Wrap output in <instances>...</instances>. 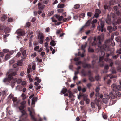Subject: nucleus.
<instances>
[{"label": "nucleus", "mask_w": 121, "mask_h": 121, "mask_svg": "<svg viewBox=\"0 0 121 121\" xmlns=\"http://www.w3.org/2000/svg\"><path fill=\"white\" fill-rule=\"evenodd\" d=\"M109 69V66L108 65H106L104 68V69L103 71V73H106L108 72L107 70Z\"/></svg>", "instance_id": "4468645a"}, {"label": "nucleus", "mask_w": 121, "mask_h": 121, "mask_svg": "<svg viewBox=\"0 0 121 121\" xmlns=\"http://www.w3.org/2000/svg\"><path fill=\"white\" fill-rule=\"evenodd\" d=\"M99 90L100 88L98 87H97L95 89L96 93L95 94V95L96 97H97L99 96Z\"/></svg>", "instance_id": "9d476101"}, {"label": "nucleus", "mask_w": 121, "mask_h": 121, "mask_svg": "<svg viewBox=\"0 0 121 121\" xmlns=\"http://www.w3.org/2000/svg\"><path fill=\"white\" fill-rule=\"evenodd\" d=\"M114 2L113 0H111L109 2V4L110 5H112L114 4Z\"/></svg>", "instance_id": "49530a36"}, {"label": "nucleus", "mask_w": 121, "mask_h": 121, "mask_svg": "<svg viewBox=\"0 0 121 121\" xmlns=\"http://www.w3.org/2000/svg\"><path fill=\"white\" fill-rule=\"evenodd\" d=\"M85 16V14L84 13H82L80 15L79 17L81 18H84Z\"/></svg>", "instance_id": "f704fd0d"}, {"label": "nucleus", "mask_w": 121, "mask_h": 121, "mask_svg": "<svg viewBox=\"0 0 121 121\" xmlns=\"http://www.w3.org/2000/svg\"><path fill=\"white\" fill-rule=\"evenodd\" d=\"M87 14L88 16L91 17L93 13L91 12H89L87 13Z\"/></svg>", "instance_id": "4c0bfd02"}, {"label": "nucleus", "mask_w": 121, "mask_h": 121, "mask_svg": "<svg viewBox=\"0 0 121 121\" xmlns=\"http://www.w3.org/2000/svg\"><path fill=\"white\" fill-rule=\"evenodd\" d=\"M50 45L52 46H55L56 44V43L55 41L53 40H52L50 42Z\"/></svg>", "instance_id": "412c9836"}, {"label": "nucleus", "mask_w": 121, "mask_h": 121, "mask_svg": "<svg viewBox=\"0 0 121 121\" xmlns=\"http://www.w3.org/2000/svg\"><path fill=\"white\" fill-rule=\"evenodd\" d=\"M15 60L14 59H12L11 60L9 61V63L10 64H12L14 63Z\"/></svg>", "instance_id": "0e129e2a"}, {"label": "nucleus", "mask_w": 121, "mask_h": 121, "mask_svg": "<svg viewBox=\"0 0 121 121\" xmlns=\"http://www.w3.org/2000/svg\"><path fill=\"white\" fill-rule=\"evenodd\" d=\"M111 87L113 90L114 91H121V86L120 85H118L116 86L115 84H113L112 85Z\"/></svg>", "instance_id": "39448f33"}, {"label": "nucleus", "mask_w": 121, "mask_h": 121, "mask_svg": "<svg viewBox=\"0 0 121 121\" xmlns=\"http://www.w3.org/2000/svg\"><path fill=\"white\" fill-rule=\"evenodd\" d=\"M7 16L5 15H4L1 17V21H4L7 18Z\"/></svg>", "instance_id": "a211bd4d"}, {"label": "nucleus", "mask_w": 121, "mask_h": 121, "mask_svg": "<svg viewBox=\"0 0 121 121\" xmlns=\"http://www.w3.org/2000/svg\"><path fill=\"white\" fill-rule=\"evenodd\" d=\"M12 100L13 102H16L17 100V98L16 97H13L12 99Z\"/></svg>", "instance_id": "09e8293b"}, {"label": "nucleus", "mask_w": 121, "mask_h": 121, "mask_svg": "<svg viewBox=\"0 0 121 121\" xmlns=\"http://www.w3.org/2000/svg\"><path fill=\"white\" fill-rule=\"evenodd\" d=\"M105 21L108 24H110L112 23L110 17L109 15H107V17Z\"/></svg>", "instance_id": "1a4fd4ad"}, {"label": "nucleus", "mask_w": 121, "mask_h": 121, "mask_svg": "<svg viewBox=\"0 0 121 121\" xmlns=\"http://www.w3.org/2000/svg\"><path fill=\"white\" fill-rule=\"evenodd\" d=\"M81 73L84 76H85L86 75H87V72L84 70H83L82 71Z\"/></svg>", "instance_id": "c85d7f7f"}, {"label": "nucleus", "mask_w": 121, "mask_h": 121, "mask_svg": "<svg viewBox=\"0 0 121 121\" xmlns=\"http://www.w3.org/2000/svg\"><path fill=\"white\" fill-rule=\"evenodd\" d=\"M14 52V51H10L9 52V53L8 54H9V55H10L13 54Z\"/></svg>", "instance_id": "052dcab7"}, {"label": "nucleus", "mask_w": 121, "mask_h": 121, "mask_svg": "<svg viewBox=\"0 0 121 121\" xmlns=\"http://www.w3.org/2000/svg\"><path fill=\"white\" fill-rule=\"evenodd\" d=\"M88 50L89 52H90L93 53L94 52V50L93 49L90 48H88Z\"/></svg>", "instance_id": "e433bc0d"}, {"label": "nucleus", "mask_w": 121, "mask_h": 121, "mask_svg": "<svg viewBox=\"0 0 121 121\" xmlns=\"http://www.w3.org/2000/svg\"><path fill=\"white\" fill-rule=\"evenodd\" d=\"M31 24L30 23L28 22L26 23V26L28 27H29L30 26Z\"/></svg>", "instance_id": "603ef678"}, {"label": "nucleus", "mask_w": 121, "mask_h": 121, "mask_svg": "<svg viewBox=\"0 0 121 121\" xmlns=\"http://www.w3.org/2000/svg\"><path fill=\"white\" fill-rule=\"evenodd\" d=\"M36 80H37V82L40 83L41 82V79H39V78L38 77H36L35 78Z\"/></svg>", "instance_id": "58836bf2"}, {"label": "nucleus", "mask_w": 121, "mask_h": 121, "mask_svg": "<svg viewBox=\"0 0 121 121\" xmlns=\"http://www.w3.org/2000/svg\"><path fill=\"white\" fill-rule=\"evenodd\" d=\"M54 12L53 11H51L49 13H48V16L49 17L51 16L53 14V13Z\"/></svg>", "instance_id": "79ce46f5"}, {"label": "nucleus", "mask_w": 121, "mask_h": 121, "mask_svg": "<svg viewBox=\"0 0 121 121\" xmlns=\"http://www.w3.org/2000/svg\"><path fill=\"white\" fill-rule=\"evenodd\" d=\"M28 110L29 112V115L31 117V119L34 121H41L42 119L41 118L37 121L36 118L34 117L35 113V110L29 107L28 108Z\"/></svg>", "instance_id": "7ed1b4c3"}, {"label": "nucleus", "mask_w": 121, "mask_h": 121, "mask_svg": "<svg viewBox=\"0 0 121 121\" xmlns=\"http://www.w3.org/2000/svg\"><path fill=\"white\" fill-rule=\"evenodd\" d=\"M96 13H97L99 14H100L101 13V11L100 10L98 9H96L95 11Z\"/></svg>", "instance_id": "c03bdc74"}, {"label": "nucleus", "mask_w": 121, "mask_h": 121, "mask_svg": "<svg viewBox=\"0 0 121 121\" xmlns=\"http://www.w3.org/2000/svg\"><path fill=\"white\" fill-rule=\"evenodd\" d=\"M111 15L113 18H115V15L114 13H112L111 14Z\"/></svg>", "instance_id": "774afa93"}, {"label": "nucleus", "mask_w": 121, "mask_h": 121, "mask_svg": "<svg viewBox=\"0 0 121 121\" xmlns=\"http://www.w3.org/2000/svg\"><path fill=\"white\" fill-rule=\"evenodd\" d=\"M21 53L19 52H18L16 56L17 57H19L21 55Z\"/></svg>", "instance_id": "a18cd8bd"}, {"label": "nucleus", "mask_w": 121, "mask_h": 121, "mask_svg": "<svg viewBox=\"0 0 121 121\" xmlns=\"http://www.w3.org/2000/svg\"><path fill=\"white\" fill-rule=\"evenodd\" d=\"M10 56L9 54H7L5 56V59L6 60H7L10 58Z\"/></svg>", "instance_id": "bb28decb"}, {"label": "nucleus", "mask_w": 121, "mask_h": 121, "mask_svg": "<svg viewBox=\"0 0 121 121\" xmlns=\"http://www.w3.org/2000/svg\"><path fill=\"white\" fill-rule=\"evenodd\" d=\"M82 65H83V67L84 68H90L91 67V65L89 64L83 63Z\"/></svg>", "instance_id": "ddd939ff"}, {"label": "nucleus", "mask_w": 121, "mask_h": 121, "mask_svg": "<svg viewBox=\"0 0 121 121\" xmlns=\"http://www.w3.org/2000/svg\"><path fill=\"white\" fill-rule=\"evenodd\" d=\"M110 77V79H112L113 78H115L116 77L115 76H113L111 74H109V75H108L107 76V77ZM107 77L106 76L104 77V80H105V79H106Z\"/></svg>", "instance_id": "dca6fc26"}, {"label": "nucleus", "mask_w": 121, "mask_h": 121, "mask_svg": "<svg viewBox=\"0 0 121 121\" xmlns=\"http://www.w3.org/2000/svg\"><path fill=\"white\" fill-rule=\"evenodd\" d=\"M91 105L92 107V108H95V104L93 102H92L91 103Z\"/></svg>", "instance_id": "680f3d73"}, {"label": "nucleus", "mask_w": 121, "mask_h": 121, "mask_svg": "<svg viewBox=\"0 0 121 121\" xmlns=\"http://www.w3.org/2000/svg\"><path fill=\"white\" fill-rule=\"evenodd\" d=\"M17 72L16 71L12 72L8 75V77L12 80L13 78V76L17 75Z\"/></svg>", "instance_id": "6e6552de"}, {"label": "nucleus", "mask_w": 121, "mask_h": 121, "mask_svg": "<svg viewBox=\"0 0 121 121\" xmlns=\"http://www.w3.org/2000/svg\"><path fill=\"white\" fill-rule=\"evenodd\" d=\"M67 91V89L66 88H63L61 91V93L63 94L65 93Z\"/></svg>", "instance_id": "aec40b11"}, {"label": "nucleus", "mask_w": 121, "mask_h": 121, "mask_svg": "<svg viewBox=\"0 0 121 121\" xmlns=\"http://www.w3.org/2000/svg\"><path fill=\"white\" fill-rule=\"evenodd\" d=\"M22 82V80L21 79H18L17 80V84H20Z\"/></svg>", "instance_id": "5fc2aeb1"}, {"label": "nucleus", "mask_w": 121, "mask_h": 121, "mask_svg": "<svg viewBox=\"0 0 121 121\" xmlns=\"http://www.w3.org/2000/svg\"><path fill=\"white\" fill-rule=\"evenodd\" d=\"M8 21L9 22H12L13 21V19L10 18L8 19Z\"/></svg>", "instance_id": "8fccbe9b"}, {"label": "nucleus", "mask_w": 121, "mask_h": 121, "mask_svg": "<svg viewBox=\"0 0 121 121\" xmlns=\"http://www.w3.org/2000/svg\"><path fill=\"white\" fill-rule=\"evenodd\" d=\"M83 100L86 101V103L88 104L89 103L90 100L89 99L87 98L86 96H84L83 97Z\"/></svg>", "instance_id": "f3484780"}, {"label": "nucleus", "mask_w": 121, "mask_h": 121, "mask_svg": "<svg viewBox=\"0 0 121 121\" xmlns=\"http://www.w3.org/2000/svg\"><path fill=\"white\" fill-rule=\"evenodd\" d=\"M3 51L4 53H6L9 52V50L7 49H4L3 50Z\"/></svg>", "instance_id": "864d4df0"}, {"label": "nucleus", "mask_w": 121, "mask_h": 121, "mask_svg": "<svg viewBox=\"0 0 121 121\" xmlns=\"http://www.w3.org/2000/svg\"><path fill=\"white\" fill-rule=\"evenodd\" d=\"M116 13L118 16H121V13L119 11L117 12Z\"/></svg>", "instance_id": "338daca9"}, {"label": "nucleus", "mask_w": 121, "mask_h": 121, "mask_svg": "<svg viewBox=\"0 0 121 121\" xmlns=\"http://www.w3.org/2000/svg\"><path fill=\"white\" fill-rule=\"evenodd\" d=\"M84 26H83V27H82L80 29V32H81L82 33L83 32V31L84 30Z\"/></svg>", "instance_id": "6e6d98bb"}, {"label": "nucleus", "mask_w": 121, "mask_h": 121, "mask_svg": "<svg viewBox=\"0 0 121 121\" xmlns=\"http://www.w3.org/2000/svg\"><path fill=\"white\" fill-rule=\"evenodd\" d=\"M38 38V39H40V40H39V43L40 44H42L44 39L43 34L42 33H39Z\"/></svg>", "instance_id": "423d86ee"}, {"label": "nucleus", "mask_w": 121, "mask_h": 121, "mask_svg": "<svg viewBox=\"0 0 121 121\" xmlns=\"http://www.w3.org/2000/svg\"><path fill=\"white\" fill-rule=\"evenodd\" d=\"M116 53L119 54H121V48L119 50H117Z\"/></svg>", "instance_id": "3c124183"}, {"label": "nucleus", "mask_w": 121, "mask_h": 121, "mask_svg": "<svg viewBox=\"0 0 121 121\" xmlns=\"http://www.w3.org/2000/svg\"><path fill=\"white\" fill-rule=\"evenodd\" d=\"M107 29L109 31L110 33H111L112 32V27L110 26H108L107 27Z\"/></svg>", "instance_id": "6ab92c4d"}, {"label": "nucleus", "mask_w": 121, "mask_h": 121, "mask_svg": "<svg viewBox=\"0 0 121 121\" xmlns=\"http://www.w3.org/2000/svg\"><path fill=\"white\" fill-rule=\"evenodd\" d=\"M98 30L99 31H101L102 32H103V31L105 32V29L104 28V23L102 22H101L100 25H99V22H98Z\"/></svg>", "instance_id": "20e7f679"}, {"label": "nucleus", "mask_w": 121, "mask_h": 121, "mask_svg": "<svg viewBox=\"0 0 121 121\" xmlns=\"http://www.w3.org/2000/svg\"><path fill=\"white\" fill-rule=\"evenodd\" d=\"M119 56V54H118L116 55H113L112 56V58L113 59H117Z\"/></svg>", "instance_id": "c756f323"}, {"label": "nucleus", "mask_w": 121, "mask_h": 121, "mask_svg": "<svg viewBox=\"0 0 121 121\" xmlns=\"http://www.w3.org/2000/svg\"><path fill=\"white\" fill-rule=\"evenodd\" d=\"M117 23L118 24H121V18L119 17L117 21Z\"/></svg>", "instance_id": "72a5a7b5"}, {"label": "nucleus", "mask_w": 121, "mask_h": 121, "mask_svg": "<svg viewBox=\"0 0 121 121\" xmlns=\"http://www.w3.org/2000/svg\"><path fill=\"white\" fill-rule=\"evenodd\" d=\"M103 118L104 119H107V115L105 114H104L103 115Z\"/></svg>", "instance_id": "13d9d810"}, {"label": "nucleus", "mask_w": 121, "mask_h": 121, "mask_svg": "<svg viewBox=\"0 0 121 121\" xmlns=\"http://www.w3.org/2000/svg\"><path fill=\"white\" fill-rule=\"evenodd\" d=\"M36 59H37L36 61H39V62H41L42 60V59H41L39 58H38L37 57L36 58Z\"/></svg>", "instance_id": "37998d69"}, {"label": "nucleus", "mask_w": 121, "mask_h": 121, "mask_svg": "<svg viewBox=\"0 0 121 121\" xmlns=\"http://www.w3.org/2000/svg\"><path fill=\"white\" fill-rule=\"evenodd\" d=\"M25 106L21 105L19 107V108L21 111L22 115L21 118L22 120H19V121H30L29 119L28 118V115L26 111L23 110Z\"/></svg>", "instance_id": "f03ea898"}, {"label": "nucleus", "mask_w": 121, "mask_h": 121, "mask_svg": "<svg viewBox=\"0 0 121 121\" xmlns=\"http://www.w3.org/2000/svg\"><path fill=\"white\" fill-rule=\"evenodd\" d=\"M100 39L101 37L100 36H98L96 38V41H98L99 44V45H98V47L99 48L100 50L99 52H100V55L101 56L99 57L98 64L100 67H103L104 66V56L105 55V53L104 51L106 48V46L105 44L101 45Z\"/></svg>", "instance_id": "f257e3e1"}, {"label": "nucleus", "mask_w": 121, "mask_h": 121, "mask_svg": "<svg viewBox=\"0 0 121 121\" xmlns=\"http://www.w3.org/2000/svg\"><path fill=\"white\" fill-rule=\"evenodd\" d=\"M12 79H10L8 77L7 78H6L4 79L3 80V81L4 82H9Z\"/></svg>", "instance_id": "b1692460"}, {"label": "nucleus", "mask_w": 121, "mask_h": 121, "mask_svg": "<svg viewBox=\"0 0 121 121\" xmlns=\"http://www.w3.org/2000/svg\"><path fill=\"white\" fill-rule=\"evenodd\" d=\"M89 80L91 82H93L94 81V78L92 76V75L89 76Z\"/></svg>", "instance_id": "a878e982"}, {"label": "nucleus", "mask_w": 121, "mask_h": 121, "mask_svg": "<svg viewBox=\"0 0 121 121\" xmlns=\"http://www.w3.org/2000/svg\"><path fill=\"white\" fill-rule=\"evenodd\" d=\"M26 102L25 101H22L21 103V105L25 106L24 105L26 104Z\"/></svg>", "instance_id": "bf43d9fd"}, {"label": "nucleus", "mask_w": 121, "mask_h": 121, "mask_svg": "<svg viewBox=\"0 0 121 121\" xmlns=\"http://www.w3.org/2000/svg\"><path fill=\"white\" fill-rule=\"evenodd\" d=\"M44 6V5H42L40 3H39L38 4V7L39 9L40 10H42L43 9Z\"/></svg>", "instance_id": "f8f14e48"}, {"label": "nucleus", "mask_w": 121, "mask_h": 121, "mask_svg": "<svg viewBox=\"0 0 121 121\" xmlns=\"http://www.w3.org/2000/svg\"><path fill=\"white\" fill-rule=\"evenodd\" d=\"M90 43L92 46H95L97 45V41H96V36L94 37L93 41L91 42Z\"/></svg>", "instance_id": "9b49d317"}, {"label": "nucleus", "mask_w": 121, "mask_h": 121, "mask_svg": "<svg viewBox=\"0 0 121 121\" xmlns=\"http://www.w3.org/2000/svg\"><path fill=\"white\" fill-rule=\"evenodd\" d=\"M24 72L23 71H22L21 72L20 75L21 76H23L24 75Z\"/></svg>", "instance_id": "4d7b16f0"}, {"label": "nucleus", "mask_w": 121, "mask_h": 121, "mask_svg": "<svg viewBox=\"0 0 121 121\" xmlns=\"http://www.w3.org/2000/svg\"><path fill=\"white\" fill-rule=\"evenodd\" d=\"M65 5L63 4H59L58 5V7L59 8H62L64 7Z\"/></svg>", "instance_id": "473e14b6"}, {"label": "nucleus", "mask_w": 121, "mask_h": 121, "mask_svg": "<svg viewBox=\"0 0 121 121\" xmlns=\"http://www.w3.org/2000/svg\"><path fill=\"white\" fill-rule=\"evenodd\" d=\"M20 51L21 52L23 56H24L25 55L26 53V50H24L23 51L22 50H20Z\"/></svg>", "instance_id": "7c9ffc66"}, {"label": "nucleus", "mask_w": 121, "mask_h": 121, "mask_svg": "<svg viewBox=\"0 0 121 121\" xmlns=\"http://www.w3.org/2000/svg\"><path fill=\"white\" fill-rule=\"evenodd\" d=\"M116 40L118 42L121 43V38L120 37H118L116 38Z\"/></svg>", "instance_id": "393cba45"}, {"label": "nucleus", "mask_w": 121, "mask_h": 121, "mask_svg": "<svg viewBox=\"0 0 121 121\" xmlns=\"http://www.w3.org/2000/svg\"><path fill=\"white\" fill-rule=\"evenodd\" d=\"M116 95L119 97H120L121 96V93L119 92H117L116 93Z\"/></svg>", "instance_id": "de8ad7c7"}, {"label": "nucleus", "mask_w": 121, "mask_h": 121, "mask_svg": "<svg viewBox=\"0 0 121 121\" xmlns=\"http://www.w3.org/2000/svg\"><path fill=\"white\" fill-rule=\"evenodd\" d=\"M109 96H107V98H103L102 101L103 102L105 103H107L108 99H109Z\"/></svg>", "instance_id": "2eb2a0df"}, {"label": "nucleus", "mask_w": 121, "mask_h": 121, "mask_svg": "<svg viewBox=\"0 0 121 121\" xmlns=\"http://www.w3.org/2000/svg\"><path fill=\"white\" fill-rule=\"evenodd\" d=\"M36 65L35 64H34L32 66V69L33 70H35V69Z\"/></svg>", "instance_id": "69168bd1"}, {"label": "nucleus", "mask_w": 121, "mask_h": 121, "mask_svg": "<svg viewBox=\"0 0 121 121\" xmlns=\"http://www.w3.org/2000/svg\"><path fill=\"white\" fill-rule=\"evenodd\" d=\"M91 20H88L87 22L85 24V25L84 26H89L90 25L91 22Z\"/></svg>", "instance_id": "4be33fe9"}, {"label": "nucleus", "mask_w": 121, "mask_h": 121, "mask_svg": "<svg viewBox=\"0 0 121 121\" xmlns=\"http://www.w3.org/2000/svg\"><path fill=\"white\" fill-rule=\"evenodd\" d=\"M80 7V5L79 4H77L75 5L74 6V8L75 9H77Z\"/></svg>", "instance_id": "cd10ccee"}, {"label": "nucleus", "mask_w": 121, "mask_h": 121, "mask_svg": "<svg viewBox=\"0 0 121 121\" xmlns=\"http://www.w3.org/2000/svg\"><path fill=\"white\" fill-rule=\"evenodd\" d=\"M17 35L19 36H23L25 35V32L22 30L19 29L17 30Z\"/></svg>", "instance_id": "0eeeda50"}, {"label": "nucleus", "mask_w": 121, "mask_h": 121, "mask_svg": "<svg viewBox=\"0 0 121 121\" xmlns=\"http://www.w3.org/2000/svg\"><path fill=\"white\" fill-rule=\"evenodd\" d=\"M63 18V17L62 16H60L59 18L58 19V20L59 21H61Z\"/></svg>", "instance_id": "e2e57ef3"}, {"label": "nucleus", "mask_w": 121, "mask_h": 121, "mask_svg": "<svg viewBox=\"0 0 121 121\" xmlns=\"http://www.w3.org/2000/svg\"><path fill=\"white\" fill-rule=\"evenodd\" d=\"M83 64V63L82 61H80L76 62L75 63V64L77 65H80L81 64Z\"/></svg>", "instance_id": "2f4dec72"}, {"label": "nucleus", "mask_w": 121, "mask_h": 121, "mask_svg": "<svg viewBox=\"0 0 121 121\" xmlns=\"http://www.w3.org/2000/svg\"><path fill=\"white\" fill-rule=\"evenodd\" d=\"M99 15L98 13H95L94 17H93L92 18L93 19L94 17L96 18H97L99 17Z\"/></svg>", "instance_id": "c9c22d12"}, {"label": "nucleus", "mask_w": 121, "mask_h": 121, "mask_svg": "<svg viewBox=\"0 0 121 121\" xmlns=\"http://www.w3.org/2000/svg\"><path fill=\"white\" fill-rule=\"evenodd\" d=\"M22 62L23 61L22 60H20L18 61L17 63V64L18 66H21L22 64Z\"/></svg>", "instance_id": "5701e85b"}, {"label": "nucleus", "mask_w": 121, "mask_h": 121, "mask_svg": "<svg viewBox=\"0 0 121 121\" xmlns=\"http://www.w3.org/2000/svg\"><path fill=\"white\" fill-rule=\"evenodd\" d=\"M92 86V85L91 83H88L87 85V86L89 89H90V87H91Z\"/></svg>", "instance_id": "ea45409f"}, {"label": "nucleus", "mask_w": 121, "mask_h": 121, "mask_svg": "<svg viewBox=\"0 0 121 121\" xmlns=\"http://www.w3.org/2000/svg\"><path fill=\"white\" fill-rule=\"evenodd\" d=\"M39 48V46H35L34 48V50L36 51H38L37 50Z\"/></svg>", "instance_id": "a19ab883"}]
</instances>
